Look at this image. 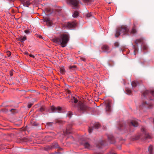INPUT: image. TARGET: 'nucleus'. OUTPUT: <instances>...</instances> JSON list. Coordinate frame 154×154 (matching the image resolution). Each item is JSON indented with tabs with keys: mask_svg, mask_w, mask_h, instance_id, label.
I'll use <instances>...</instances> for the list:
<instances>
[{
	"mask_svg": "<svg viewBox=\"0 0 154 154\" xmlns=\"http://www.w3.org/2000/svg\"><path fill=\"white\" fill-rule=\"evenodd\" d=\"M114 154H116V153H114Z\"/></svg>",
	"mask_w": 154,
	"mask_h": 154,
	"instance_id": "54",
	"label": "nucleus"
},
{
	"mask_svg": "<svg viewBox=\"0 0 154 154\" xmlns=\"http://www.w3.org/2000/svg\"><path fill=\"white\" fill-rule=\"evenodd\" d=\"M108 140L110 141L111 143H113L115 142V139L113 136L111 135H109L108 136Z\"/></svg>",
	"mask_w": 154,
	"mask_h": 154,
	"instance_id": "12",
	"label": "nucleus"
},
{
	"mask_svg": "<svg viewBox=\"0 0 154 154\" xmlns=\"http://www.w3.org/2000/svg\"><path fill=\"white\" fill-rule=\"evenodd\" d=\"M115 46L116 47H118L119 46V43L118 42H116L114 44Z\"/></svg>",
	"mask_w": 154,
	"mask_h": 154,
	"instance_id": "35",
	"label": "nucleus"
},
{
	"mask_svg": "<svg viewBox=\"0 0 154 154\" xmlns=\"http://www.w3.org/2000/svg\"><path fill=\"white\" fill-rule=\"evenodd\" d=\"M48 137H51H51H50V136H48Z\"/></svg>",
	"mask_w": 154,
	"mask_h": 154,
	"instance_id": "53",
	"label": "nucleus"
},
{
	"mask_svg": "<svg viewBox=\"0 0 154 154\" xmlns=\"http://www.w3.org/2000/svg\"><path fill=\"white\" fill-rule=\"evenodd\" d=\"M92 16V14L91 13H89L86 14V17H90Z\"/></svg>",
	"mask_w": 154,
	"mask_h": 154,
	"instance_id": "33",
	"label": "nucleus"
},
{
	"mask_svg": "<svg viewBox=\"0 0 154 154\" xmlns=\"http://www.w3.org/2000/svg\"><path fill=\"white\" fill-rule=\"evenodd\" d=\"M14 71L13 70H11L10 71V75L11 76H12L13 75Z\"/></svg>",
	"mask_w": 154,
	"mask_h": 154,
	"instance_id": "39",
	"label": "nucleus"
},
{
	"mask_svg": "<svg viewBox=\"0 0 154 154\" xmlns=\"http://www.w3.org/2000/svg\"><path fill=\"white\" fill-rule=\"evenodd\" d=\"M47 11L48 12H49V14L51 13H52V12L51 10V9H48L47 10Z\"/></svg>",
	"mask_w": 154,
	"mask_h": 154,
	"instance_id": "42",
	"label": "nucleus"
},
{
	"mask_svg": "<svg viewBox=\"0 0 154 154\" xmlns=\"http://www.w3.org/2000/svg\"><path fill=\"white\" fill-rule=\"evenodd\" d=\"M137 32V31L135 28V26L132 29V30L131 32V34H134Z\"/></svg>",
	"mask_w": 154,
	"mask_h": 154,
	"instance_id": "22",
	"label": "nucleus"
},
{
	"mask_svg": "<svg viewBox=\"0 0 154 154\" xmlns=\"http://www.w3.org/2000/svg\"><path fill=\"white\" fill-rule=\"evenodd\" d=\"M56 123H61L62 121L60 120L57 119V120H56Z\"/></svg>",
	"mask_w": 154,
	"mask_h": 154,
	"instance_id": "37",
	"label": "nucleus"
},
{
	"mask_svg": "<svg viewBox=\"0 0 154 154\" xmlns=\"http://www.w3.org/2000/svg\"><path fill=\"white\" fill-rule=\"evenodd\" d=\"M81 60L82 61H85V59L84 58L82 57L81 58Z\"/></svg>",
	"mask_w": 154,
	"mask_h": 154,
	"instance_id": "44",
	"label": "nucleus"
},
{
	"mask_svg": "<svg viewBox=\"0 0 154 154\" xmlns=\"http://www.w3.org/2000/svg\"><path fill=\"white\" fill-rule=\"evenodd\" d=\"M32 105H33L32 103H30L28 105V107L29 108H31V106H32Z\"/></svg>",
	"mask_w": 154,
	"mask_h": 154,
	"instance_id": "41",
	"label": "nucleus"
},
{
	"mask_svg": "<svg viewBox=\"0 0 154 154\" xmlns=\"http://www.w3.org/2000/svg\"><path fill=\"white\" fill-rule=\"evenodd\" d=\"M101 49L103 52H106L107 53H109L111 50L110 49L107 45H103L101 47Z\"/></svg>",
	"mask_w": 154,
	"mask_h": 154,
	"instance_id": "5",
	"label": "nucleus"
},
{
	"mask_svg": "<svg viewBox=\"0 0 154 154\" xmlns=\"http://www.w3.org/2000/svg\"><path fill=\"white\" fill-rule=\"evenodd\" d=\"M126 91L127 94H130L131 92V91L128 88L126 89Z\"/></svg>",
	"mask_w": 154,
	"mask_h": 154,
	"instance_id": "30",
	"label": "nucleus"
},
{
	"mask_svg": "<svg viewBox=\"0 0 154 154\" xmlns=\"http://www.w3.org/2000/svg\"><path fill=\"white\" fill-rule=\"evenodd\" d=\"M104 141H103L101 142V143H98V144H97L96 145V146L97 148H100V146H102L103 145V143H102L104 142Z\"/></svg>",
	"mask_w": 154,
	"mask_h": 154,
	"instance_id": "28",
	"label": "nucleus"
},
{
	"mask_svg": "<svg viewBox=\"0 0 154 154\" xmlns=\"http://www.w3.org/2000/svg\"><path fill=\"white\" fill-rule=\"evenodd\" d=\"M76 23L74 22H68L66 25V26L68 28H71L75 27Z\"/></svg>",
	"mask_w": 154,
	"mask_h": 154,
	"instance_id": "8",
	"label": "nucleus"
},
{
	"mask_svg": "<svg viewBox=\"0 0 154 154\" xmlns=\"http://www.w3.org/2000/svg\"><path fill=\"white\" fill-rule=\"evenodd\" d=\"M129 31V29L126 26H122L118 27L116 29L115 36L118 37L121 34H122L123 35H128Z\"/></svg>",
	"mask_w": 154,
	"mask_h": 154,
	"instance_id": "2",
	"label": "nucleus"
},
{
	"mask_svg": "<svg viewBox=\"0 0 154 154\" xmlns=\"http://www.w3.org/2000/svg\"><path fill=\"white\" fill-rule=\"evenodd\" d=\"M79 15V13L77 11H75L73 14V17H77Z\"/></svg>",
	"mask_w": 154,
	"mask_h": 154,
	"instance_id": "25",
	"label": "nucleus"
},
{
	"mask_svg": "<svg viewBox=\"0 0 154 154\" xmlns=\"http://www.w3.org/2000/svg\"><path fill=\"white\" fill-rule=\"evenodd\" d=\"M15 110L14 109H11V110H10V111L12 112H13V111H14Z\"/></svg>",
	"mask_w": 154,
	"mask_h": 154,
	"instance_id": "47",
	"label": "nucleus"
},
{
	"mask_svg": "<svg viewBox=\"0 0 154 154\" xmlns=\"http://www.w3.org/2000/svg\"><path fill=\"white\" fill-rule=\"evenodd\" d=\"M26 36H23V37L20 36V37H19L17 38V40L18 41H20L22 42H23L24 41L26 40Z\"/></svg>",
	"mask_w": 154,
	"mask_h": 154,
	"instance_id": "14",
	"label": "nucleus"
},
{
	"mask_svg": "<svg viewBox=\"0 0 154 154\" xmlns=\"http://www.w3.org/2000/svg\"><path fill=\"white\" fill-rule=\"evenodd\" d=\"M154 94V91H144L142 94V95L143 96L145 97L147 95H153Z\"/></svg>",
	"mask_w": 154,
	"mask_h": 154,
	"instance_id": "7",
	"label": "nucleus"
},
{
	"mask_svg": "<svg viewBox=\"0 0 154 154\" xmlns=\"http://www.w3.org/2000/svg\"><path fill=\"white\" fill-rule=\"evenodd\" d=\"M146 138H151V136L149 134H146Z\"/></svg>",
	"mask_w": 154,
	"mask_h": 154,
	"instance_id": "38",
	"label": "nucleus"
},
{
	"mask_svg": "<svg viewBox=\"0 0 154 154\" xmlns=\"http://www.w3.org/2000/svg\"><path fill=\"white\" fill-rule=\"evenodd\" d=\"M69 67H73V68H74V67H76V66H69Z\"/></svg>",
	"mask_w": 154,
	"mask_h": 154,
	"instance_id": "48",
	"label": "nucleus"
},
{
	"mask_svg": "<svg viewBox=\"0 0 154 154\" xmlns=\"http://www.w3.org/2000/svg\"><path fill=\"white\" fill-rule=\"evenodd\" d=\"M13 0H9V1H12Z\"/></svg>",
	"mask_w": 154,
	"mask_h": 154,
	"instance_id": "51",
	"label": "nucleus"
},
{
	"mask_svg": "<svg viewBox=\"0 0 154 154\" xmlns=\"http://www.w3.org/2000/svg\"><path fill=\"white\" fill-rule=\"evenodd\" d=\"M24 54L26 55H28V53L27 52H25L24 53Z\"/></svg>",
	"mask_w": 154,
	"mask_h": 154,
	"instance_id": "49",
	"label": "nucleus"
},
{
	"mask_svg": "<svg viewBox=\"0 0 154 154\" xmlns=\"http://www.w3.org/2000/svg\"><path fill=\"white\" fill-rule=\"evenodd\" d=\"M66 93H67L68 94H70L71 93V91L69 90H67L66 91Z\"/></svg>",
	"mask_w": 154,
	"mask_h": 154,
	"instance_id": "43",
	"label": "nucleus"
},
{
	"mask_svg": "<svg viewBox=\"0 0 154 154\" xmlns=\"http://www.w3.org/2000/svg\"><path fill=\"white\" fill-rule=\"evenodd\" d=\"M93 130V128L91 127H89L88 129V132L90 133H91Z\"/></svg>",
	"mask_w": 154,
	"mask_h": 154,
	"instance_id": "32",
	"label": "nucleus"
},
{
	"mask_svg": "<svg viewBox=\"0 0 154 154\" xmlns=\"http://www.w3.org/2000/svg\"><path fill=\"white\" fill-rule=\"evenodd\" d=\"M61 109V108L60 106L56 107L54 106H52L51 107V109L52 112H60Z\"/></svg>",
	"mask_w": 154,
	"mask_h": 154,
	"instance_id": "6",
	"label": "nucleus"
},
{
	"mask_svg": "<svg viewBox=\"0 0 154 154\" xmlns=\"http://www.w3.org/2000/svg\"><path fill=\"white\" fill-rule=\"evenodd\" d=\"M24 32L25 33H26V34H29L30 33L29 31V30H25Z\"/></svg>",
	"mask_w": 154,
	"mask_h": 154,
	"instance_id": "40",
	"label": "nucleus"
},
{
	"mask_svg": "<svg viewBox=\"0 0 154 154\" xmlns=\"http://www.w3.org/2000/svg\"><path fill=\"white\" fill-rule=\"evenodd\" d=\"M89 110V108L83 103H81L79 106V111L83 112Z\"/></svg>",
	"mask_w": 154,
	"mask_h": 154,
	"instance_id": "3",
	"label": "nucleus"
},
{
	"mask_svg": "<svg viewBox=\"0 0 154 154\" xmlns=\"http://www.w3.org/2000/svg\"><path fill=\"white\" fill-rule=\"evenodd\" d=\"M72 102H74L75 103H76L78 102V100L75 97H73L72 99Z\"/></svg>",
	"mask_w": 154,
	"mask_h": 154,
	"instance_id": "26",
	"label": "nucleus"
},
{
	"mask_svg": "<svg viewBox=\"0 0 154 154\" xmlns=\"http://www.w3.org/2000/svg\"><path fill=\"white\" fill-rule=\"evenodd\" d=\"M133 48L134 49V55H136L135 52L136 51H138V48L137 47H135V46L134 45H133Z\"/></svg>",
	"mask_w": 154,
	"mask_h": 154,
	"instance_id": "27",
	"label": "nucleus"
},
{
	"mask_svg": "<svg viewBox=\"0 0 154 154\" xmlns=\"http://www.w3.org/2000/svg\"><path fill=\"white\" fill-rule=\"evenodd\" d=\"M53 124V122H48L46 123V125L48 126H51Z\"/></svg>",
	"mask_w": 154,
	"mask_h": 154,
	"instance_id": "31",
	"label": "nucleus"
},
{
	"mask_svg": "<svg viewBox=\"0 0 154 154\" xmlns=\"http://www.w3.org/2000/svg\"><path fill=\"white\" fill-rule=\"evenodd\" d=\"M111 106L109 103H108L106 106V110L107 111H109L110 110Z\"/></svg>",
	"mask_w": 154,
	"mask_h": 154,
	"instance_id": "18",
	"label": "nucleus"
},
{
	"mask_svg": "<svg viewBox=\"0 0 154 154\" xmlns=\"http://www.w3.org/2000/svg\"><path fill=\"white\" fill-rule=\"evenodd\" d=\"M142 46L143 51L146 50L148 49V47L147 45L145 43H142Z\"/></svg>",
	"mask_w": 154,
	"mask_h": 154,
	"instance_id": "19",
	"label": "nucleus"
},
{
	"mask_svg": "<svg viewBox=\"0 0 154 154\" xmlns=\"http://www.w3.org/2000/svg\"><path fill=\"white\" fill-rule=\"evenodd\" d=\"M131 124L134 127H137L138 125V123L137 122L134 120L131 122Z\"/></svg>",
	"mask_w": 154,
	"mask_h": 154,
	"instance_id": "17",
	"label": "nucleus"
},
{
	"mask_svg": "<svg viewBox=\"0 0 154 154\" xmlns=\"http://www.w3.org/2000/svg\"><path fill=\"white\" fill-rule=\"evenodd\" d=\"M144 40V38H141L139 39H137L135 40V42L136 45H138V43H141L143 42Z\"/></svg>",
	"mask_w": 154,
	"mask_h": 154,
	"instance_id": "15",
	"label": "nucleus"
},
{
	"mask_svg": "<svg viewBox=\"0 0 154 154\" xmlns=\"http://www.w3.org/2000/svg\"><path fill=\"white\" fill-rule=\"evenodd\" d=\"M38 37H39V38H42V36L41 35H39L38 36Z\"/></svg>",
	"mask_w": 154,
	"mask_h": 154,
	"instance_id": "50",
	"label": "nucleus"
},
{
	"mask_svg": "<svg viewBox=\"0 0 154 154\" xmlns=\"http://www.w3.org/2000/svg\"><path fill=\"white\" fill-rule=\"evenodd\" d=\"M69 40V36L67 34H63L60 36L53 39V41L55 43L60 45L63 48L66 46Z\"/></svg>",
	"mask_w": 154,
	"mask_h": 154,
	"instance_id": "1",
	"label": "nucleus"
},
{
	"mask_svg": "<svg viewBox=\"0 0 154 154\" xmlns=\"http://www.w3.org/2000/svg\"><path fill=\"white\" fill-rule=\"evenodd\" d=\"M45 110V108L44 106H42L40 108V111L41 112H43Z\"/></svg>",
	"mask_w": 154,
	"mask_h": 154,
	"instance_id": "34",
	"label": "nucleus"
},
{
	"mask_svg": "<svg viewBox=\"0 0 154 154\" xmlns=\"http://www.w3.org/2000/svg\"><path fill=\"white\" fill-rule=\"evenodd\" d=\"M100 124L97 122L95 123L94 125V127L96 129L100 127Z\"/></svg>",
	"mask_w": 154,
	"mask_h": 154,
	"instance_id": "23",
	"label": "nucleus"
},
{
	"mask_svg": "<svg viewBox=\"0 0 154 154\" xmlns=\"http://www.w3.org/2000/svg\"><path fill=\"white\" fill-rule=\"evenodd\" d=\"M141 131H144V132H145V129L144 128H143L141 129Z\"/></svg>",
	"mask_w": 154,
	"mask_h": 154,
	"instance_id": "46",
	"label": "nucleus"
},
{
	"mask_svg": "<svg viewBox=\"0 0 154 154\" xmlns=\"http://www.w3.org/2000/svg\"><path fill=\"white\" fill-rule=\"evenodd\" d=\"M152 150H153V146L152 145H150L148 149V151L149 152L150 154H152Z\"/></svg>",
	"mask_w": 154,
	"mask_h": 154,
	"instance_id": "20",
	"label": "nucleus"
},
{
	"mask_svg": "<svg viewBox=\"0 0 154 154\" xmlns=\"http://www.w3.org/2000/svg\"><path fill=\"white\" fill-rule=\"evenodd\" d=\"M142 82L141 80L138 81H134L131 83V85L133 87H136L137 85L142 84Z\"/></svg>",
	"mask_w": 154,
	"mask_h": 154,
	"instance_id": "11",
	"label": "nucleus"
},
{
	"mask_svg": "<svg viewBox=\"0 0 154 154\" xmlns=\"http://www.w3.org/2000/svg\"><path fill=\"white\" fill-rule=\"evenodd\" d=\"M29 56L31 57H32L33 58H34L35 57L34 55L32 54H30Z\"/></svg>",
	"mask_w": 154,
	"mask_h": 154,
	"instance_id": "45",
	"label": "nucleus"
},
{
	"mask_svg": "<svg viewBox=\"0 0 154 154\" xmlns=\"http://www.w3.org/2000/svg\"><path fill=\"white\" fill-rule=\"evenodd\" d=\"M23 6H26L27 7H29V6L31 4V3L29 1L26 0H24L23 2Z\"/></svg>",
	"mask_w": 154,
	"mask_h": 154,
	"instance_id": "13",
	"label": "nucleus"
},
{
	"mask_svg": "<svg viewBox=\"0 0 154 154\" xmlns=\"http://www.w3.org/2000/svg\"><path fill=\"white\" fill-rule=\"evenodd\" d=\"M83 145L85 148H87L89 149H91L92 148V146L88 142H85L83 143Z\"/></svg>",
	"mask_w": 154,
	"mask_h": 154,
	"instance_id": "9",
	"label": "nucleus"
},
{
	"mask_svg": "<svg viewBox=\"0 0 154 154\" xmlns=\"http://www.w3.org/2000/svg\"><path fill=\"white\" fill-rule=\"evenodd\" d=\"M84 2L87 4H88L90 3L93 2L94 0H83Z\"/></svg>",
	"mask_w": 154,
	"mask_h": 154,
	"instance_id": "21",
	"label": "nucleus"
},
{
	"mask_svg": "<svg viewBox=\"0 0 154 154\" xmlns=\"http://www.w3.org/2000/svg\"><path fill=\"white\" fill-rule=\"evenodd\" d=\"M95 154H100V153H97Z\"/></svg>",
	"mask_w": 154,
	"mask_h": 154,
	"instance_id": "52",
	"label": "nucleus"
},
{
	"mask_svg": "<svg viewBox=\"0 0 154 154\" xmlns=\"http://www.w3.org/2000/svg\"><path fill=\"white\" fill-rule=\"evenodd\" d=\"M72 127V125H69L67 128H66V134H69L71 133V132L70 131L71 128Z\"/></svg>",
	"mask_w": 154,
	"mask_h": 154,
	"instance_id": "16",
	"label": "nucleus"
},
{
	"mask_svg": "<svg viewBox=\"0 0 154 154\" xmlns=\"http://www.w3.org/2000/svg\"><path fill=\"white\" fill-rule=\"evenodd\" d=\"M44 22H45L48 26H51L52 23L51 20L48 18H45L44 19Z\"/></svg>",
	"mask_w": 154,
	"mask_h": 154,
	"instance_id": "10",
	"label": "nucleus"
},
{
	"mask_svg": "<svg viewBox=\"0 0 154 154\" xmlns=\"http://www.w3.org/2000/svg\"><path fill=\"white\" fill-rule=\"evenodd\" d=\"M7 53L8 57L10 56L11 55V52L10 51H7Z\"/></svg>",
	"mask_w": 154,
	"mask_h": 154,
	"instance_id": "36",
	"label": "nucleus"
},
{
	"mask_svg": "<svg viewBox=\"0 0 154 154\" xmlns=\"http://www.w3.org/2000/svg\"><path fill=\"white\" fill-rule=\"evenodd\" d=\"M67 1L68 2L72 5L74 9H78V4L80 2L79 0H67Z\"/></svg>",
	"mask_w": 154,
	"mask_h": 154,
	"instance_id": "4",
	"label": "nucleus"
},
{
	"mask_svg": "<svg viewBox=\"0 0 154 154\" xmlns=\"http://www.w3.org/2000/svg\"><path fill=\"white\" fill-rule=\"evenodd\" d=\"M59 71L62 74H64L65 72V71L64 68H60Z\"/></svg>",
	"mask_w": 154,
	"mask_h": 154,
	"instance_id": "24",
	"label": "nucleus"
},
{
	"mask_svg": "<svg viewBox=\"0 0 154 154\" xmlns=\"http://www.w3.org/2000/svg\"><path fill=\"white\" fill-rule=\"evenodd\" d=\"M72 115V112H69L67 114V116L70 118Z\"/></svg>",
	"mask_w": 154,
	"mask_h": 154,
	"instance_id": "29",
	"label": "nucleus"
}]
</instances>
